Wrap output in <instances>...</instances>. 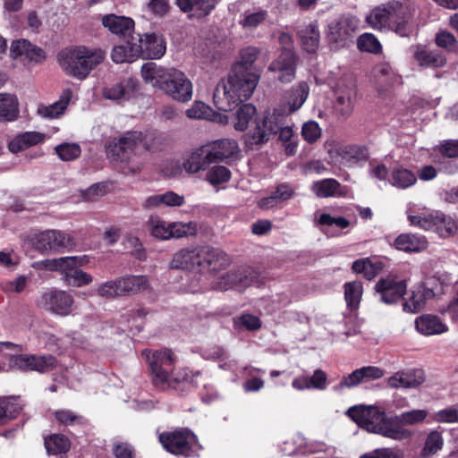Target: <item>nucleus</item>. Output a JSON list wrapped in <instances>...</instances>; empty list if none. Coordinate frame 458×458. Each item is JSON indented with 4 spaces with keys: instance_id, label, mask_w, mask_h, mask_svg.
Segmentation results:
<instances>
[{
    "instance_id": "aec40b11",
    "label": "nucleus",
    "mask_w": 458,
    "mask_h": 458,
    "mask_svg": "<svg viewBox=\"0 0 458 458\" xmlns=\"http://www.w3.org/2000/svg\"><path fill=\"white\" fill-rule=\"evenodd\" d=\"M379 301L386 304H392L397 301L405 293L407 284L404 280H395L387 277L379 280L375 286Z\"/></svg>"
},
{
    "instance_id": "c9c22d12",
    "label": "nucleus",
    "mask_w": 458,
    "mask_h": 458,
    "mask_svg": "<svg viewBox=\"0 0 458 458\" xmlns=\"http://www.w3.org/2000/svg\"><path fill=\"white\" fill-rule=\"evenodd\" d=\"M211 163L205 146H202L188 156L182 163V167L189 174H196L206 170Z\"/></svg>"
},
{
    "instance_id": "6ab92c4d",
    "label": "nucleus",
    "mask_w": 458,
    "mask_h": 458,
    "mask_svg": "<svg viewBox=\"0 0 458 458\" xmlns=\"http://www.w3.org/2000/svg\"><path fill=\"white\" fill-rule=\"evenodd\" d=\"M136 46L140 49V56L149 59H159L165 54L166 44L162 35L145 33L139 37Z\"/></svg>"
},
{
    "instance_id": "9d476101",
    "label": "nucleus",
    "mask_w": 458,
    "mask_h": 458,
    "mask_svg": "<svg viewBox=\"0 0 458 458\" xmlns=\"http://www.w3.org/2000/svg\"><path fill=\"white\" fill-rule=\"evenodd\" d=\"M74 303L75 301L71 293L55 288L43 293L37 301L38 307L61 317L72 314L75 310Z\"/></svg>"
},
{
    "instance_id": "37998d69",
    "label": "nucleus",
    "mask_w": 458,
    "mask_h": 458,
    "mask_svg": "<svg viewBox=\"0 0 458 458\" xmlns=\"http://www.w3.org/2000/svg\"><path fill=\"white\" fill-rule=\"evenodd\" d=\"M19 101L15 95L0 93V117L13 122L19 117Z\"/></svg>"
},
{
    "instance_id": "69168bd1",
    "label": "nucleus",
    "mask_w": 458,
    "mask_h": 458,
    "mask_svg": "<svg viewBox=\"0 0 458 458\" xmlns=\"http://www.w3.org/2000/svg\"><path fill=\"white\" fill-rule=\"evenodd\" d=\"M60 159L72 161L78 158L81 153V147L76 143H62L55 148Z\"/></svg>"
},
{
    "instance_id": "dca6fc26",
    "label": "nucleus",
    "mask_w": 458,
    "mask_h": 458,
    "mask_svg": "<svg viewBox=\"0 0 458 458\" xmlns=\"http://www.w3.org/2000/svg\"><path fill=\"white\" fill-rule=\"evenodd\" d=\"M231 263L229 256L222 250L211 246H201L199 253V273L218 272Z\"/></svg>"
},
{
    "instance_id": "a18cd8bd",
    "label": "nucleus",
    "mask_w": 458,
    "mask_h": 458,
    "mask_svg": "<svg viewBox=\"0 0 458 458\" xmlns=\"http://www.w3.org/2000/svg\"><path fill=\"white\" fill-rule=\"evenodd\" d=\"M444 446L442 433L437 430H431L427 435L424 445L420 453V458H429L437 454Z\"/></svg>"
},
{
    "instance_id": "4c0bfd02",
    "label": "nucleus",
    "mask_w": 458,
    "mask_h": 458,
    "mask_svg": "<svg viewBox=\"0 0 458 458\" xmlns=\"http://www.w3.org/2000/svg\"><path fill=\"white\" fill-rule=\"evenodd\" d=\"M416 329L422 335H432L446 332L448 327L437 316L422 315L415 320Z\"/></svg>"
},
{
    "instance_id": "864d4df0",
    "label": "nucleus",
    "mask_w": 458,
    "mask_h": 458,
    "mask_svg": "<svg viewBox=\"0 0 458 458\" xmlns=\"http://www.w3.org/2000/svg\"><path fill=\"white\" fill-rule=\"evenodd\" d=\"M267 17V12L266 10H262L260 8L255 11L246 10L241 15L239 24L244 30H251L262 24L266 21Z\"/></svg>"
},
{
    "instance_id": "4468645a",
    "label": "nucleus",
    "mask_w": 458,
    "mask_h": 458,
    "mask_svg": "<svg viewBox=\"0 0 458 458\" xmlns=\"http://www.w3.org/2000/svg\"><path fill=\"white\" fill-rule=\"evenodd\" d=\"M386 12V23L388 30L394 31L401 37L408 36V21L411 17L410 9L406 4L398 1H389L384 4Z\"/></svg>"
},
{
    "instance_id": "2f4dec72",
    "label": "nucleus",
    "mask_w": 458,
    "mask_h": 458,
    "mask_svg": "<svg viewBox=\"0 0 458 458\" xmlns=\"http://www.w3.org/2000/svg\"><path fill=\"white\" fill-rule=\"evenodd\" d=\"M416 62L421 67L438 68L445 65L446 59L439 50H431L424 46H416L413 52Z\"/></svg>"
},
{
    "instance_id": "7ed1b4c3",
    "label": "nucleus",
    "mask_w": 458,
    "mask_h": 458,
    "mask_svg": "<svg viewBox=\"0 0 458 458\" xmlns=\"http://www.w3.org/2000/svg\"><path fill=\"white\" fill-rule=\"evenodd\" d=\"M143 80L158 88L173 99L187 102L192 97V83L181 71L165 68L155 63H147L141 66Z\"/></svg>"
},
{
    "instance_id": "4be33fe9",
    "label": "nucleus",
    "mask_w": 458,
    "mask_h": 458,
    "mask_svg": "<svg viewBox=\"0 0 458 458\" xmlns=\"http://www.w3.org/2000/svg\"><path fill=\"white\" fill-rule=\"evenodd\" d=\"M360 21L354 16H344L330 23L329 37L335 42H344L352 38L359 29Z\"/></svg>"
},
{
    "instance_id": "a19ab883",
    "label": "nucleus",
    "mask_w": 458,
    "mask_h": 458,
    "mask_svg": "<svg viewBox=\"0 0 458 458\" xmlns=\"http://www.w3.org/2000/svg\"><path fill=\"white\" fill-rule=\"evenodd\" d=\"M136 42L127 41L125 44L115 46L111 53L112 60L116 64L132 63L140 56V49Z\"/></svg>"
},
{
    "instance_id": "2eb2a0df",
    "label": "nucleus",
    "mask_w": 458,
    "mask_h": 458,
    "mask_svg": "<svg viewBox=\"0 0 458 458\" xmlns=\"http://www.w3.org/2000/svg\"><path fill=\"white\" fill-rule=\"evenodd\" d=\"M72 245L70 235L58 230H47L36 237V249L41 252H61Z\"/></svg>"
},
{
    "instance_id": "0eeeda50",
    "label": "nucleus",
    "mask_w": 458,
    "mask_h": 458,
    "mask_svg": "<svg viewBox=\"0 0 458 458\" xmlns=\"http://www.w3.org/2000/svg\"><path fill=\"white\" fill-rule=\"evenodd\" d=\"M146 360L153 384L165 389V384L172 375L176 357L171 349L148 350L141 352Z\"/></svg>"
},
{
    "instance_id": "72a5a7b5",
    "label": "nucleus",
    "mask_w": 458,
    "mask_h": 458,
    "mask_svg": "<svg viewBox=\"0 0 458 458\" xmlns=\"http://www.w3.org/2000/svg\"><path fill=\"white\" fill-rule=\"evenodd\" d=\"M339 157L344 165L354 166L361 162H366L369 157V152L364 145L352 144L343 147L339 150Z\"/></svg>"
},
{
    "instance_id": "39448f33",
    "label": "nucleus",
    "mask_w": 458,
    "mask_h": 458,
    "mask_svg": "<svg viewBox=\"0 0 458 458\" xmlns=\"http://www.w3.org/2000/svg\"><path fill=\"white\" fill-rule=\"evenodd\" d=\"M105 52L99 48L77 46L59 52L58 64L69 76L83 81L105 59Z\"/></svg>"
},
{
    "instance_id": "338daca9",
    "label": "nucleus",
    "mask_w": 458,
    "mask_h": 458,
    "mask_svg": "<svg viewBox=\"0 0 458 458\" xmlns=\"http://www.w3.org/2000/svg\"><path fill=\"white\" fill-rule=\"evenodd\" d=\"M322 130L319 124L310 120L303 123L301 128V136L310 144H313L321 137Z\"/></svg>"
},
{
    "instance_id": "423d86ee",
    "label": "nucleus",
    "mask_w": 458,
    "mask_h": 458,
    "mask_svg": "<svg viewBox=\"0 0 458 458\" xmlns=\"http://www.w3.org/2000/svg\"><path fill=\"white\" fill-rule=\"evenodd\" d=\"M148 285L146 276L126 275L100 284L95 293L99 297L111 300L138 294L147 290Z\"/></svg>"
},
{
    "instance_id": "f704fd0d",
    "label": "nucleus",
    "mask_w": 458,
    "mask_h": 458,
    "mask_svg": "<svg viewBox=\"0 0 458 458\" xmlns=\"http://www.w3.org/2000/svg\"><path fill=\"white\" fill-rule=\"evenodd\" d=\"M102 24L107 28L113 34L120 36H129L134 29L132 19L125 16H117L115 14H107L102 18Z\"/></svg>"
},
{
    "instance_id": "9b49d317",
    "label": "nucleus",
    "mask_w": 458,
    "mask_h": 458,
    "mask_svg": "<svg viewBox=\"0 0 458 458\" xmlns=\"http://www.w3.org/2000/svg\"><path fill=\"white\" fill-rule=\"evenodd\" d=\"M280 119L285 117L276 111L255 117L254 127L249 133L250 143L261 145L267 142L280 130Z\"/></svg>"
},
{
    "instance_id": "20e7f679",
    "label": "nucleus",
    "mask_w": 458,
    "mask_h": 458,
    "mask_svg": "<svg viewBox=\"0 0 458 458\" xmlns=\"http://www.w3.org/2000/svg\"><path fill=\"white\" fill-rule=\"evenodd\" d=\"M347 415L360 428L389 439H399L407 433L393 422L392 416H387L385 409L377 405H356L347 410Z\"/></svg>"
},
{
    "instance_id": "c03bdc74",
    "label": "nucleus",
    "mask_w": 458,
    "mask_h": 458,
    "mask_svg": "<svg viewBox=\"0 0 458 458\" xmlns=\"http://www.w3.org/2000/svg\"><path fill=\"white\" fill-rule=\"evenodd\" d=\"M310 189L318 198H330L342 194L340 182L333 178L315 181Z\"/></svg>"
},
{
    "instance_id": "393cba45",
    "label": "nucleus",
    "mask_w": 458,
    "mask_h": 458,
    "mask_svg": "<svg viewBox=\"0 0 458 458\" xmlns=\"http://www.w3.org/2000/svg\"><path fill=\"white\" fill-rule=\"evenodd\" d=\"M212 163L225 161L233 157L239 150L238 144L234 140L222 139L210 144L205 145Z\"/></svg>"
},
{
    "instance_id": "6e6552de",
    "label": "nucleus",
    "mask_w": 458,
    "mask_h": 458,
    "mask_svg": "<svg viewBox=\"0 0 458 458\" xmlns=\"http://www.w3.org/2000/svg\"><path fill=\"white\" fill-rule=\"evenodd\" d=\"M408 220L413 226L430 230L442 238H447L456 233L457 222L440 210H431L420 215H408Z\"/></svg>"
},
{
    "instance_id": "bf43d9fd",
    "label": "nucleus",
    "mask_w": 458,
    "mask_h": 458,
    "mask_svg": "<svg viewBox=\"0 0 458 458\" xmlns=\"http://www.w3.org/2000/svg\"><path fill=\"white\" fill-rule=\"evenodd\" d=\"M374 75L377 81L386 87L396 83L399 81L397 74L389 64L384 63L374 68Z\"/></svg>"
},
{
    "instance_id": "e2e57ef3",
    "label": "nucleus",
    "mask_w": 458,
    "mask_h": 458,
    "mask_svg": "<svg viewBox=\"0 0 458 458\" xmlns=\"http://www.w3.org/2000/svg\"><path fill=\"white\" fill-rule=\"evenodd\" d=\"M231 178V171L224 165H215L206 174V180L212 185L226 182Z\"/></svg>"
},
{
    "instance_id": "a878e982",
    "label": "nucleus",
    "mask_w": 458,
    "mask_h": 458,
    "mask_svg": "<svg viewBox=\"0 0 458 458\" xmlns=\"http://www.w3.org/2000/svg\"><path fill=\"white\" fill-rule=\"evenodd\" d=\"M137 81L132 78L123 80L119 82L106 86L102 94L110 100H128L137 89Z\"/></svg>"
},
{
    "instance_id": "f8f14e48",
    "label": "nucleus",
    "mask_w": 458,
    "mask_h": 458,
    "mask_svg": "<svg viewBox=\"0 0 458 458\" xmlns=\"http://www.w3.org/2000/svg\"><path fill=\"white\" fill-rule=\"evenodd\" d=\"M259 277V273L250 267L231 271L219 277L214 288L218 291H226L231 288L242 291L254 284H258Z\"/></svg>"
},
{
    "instance_id": "ea45409f",
    "label": "nucleus",
    "mask_w": 458,
    "mask_h": 458,
    "mask_svg": "<svg viewBox=\"0 0 458 458\" xmlns=\"http://www.w3.org/2000/svg\"><path fill=\"white\" fill-rule=\"evenodd\" d=\"M302 48L310 54L315 53L319 46L320 33L318 25L311 22L298 32Z\"/></svg>"
},
{
    "instance_id": "680f3d73",
    "label": "nucleus",
    "mask_w": 458,
    "mask_h": 458,
    "mask_svg": "<svg viewBox=\"0 0 458 458\" xmlns=\"http://www.w3.org/2000/svg\"><path fill=\"white\" fill-rule=\"evenodd\" d=\"M431 420L437 423H458V403L434 412Z\"/></svg>"
},
{
    "instance_id": "3c124183",
    "label": "nucleus",
    "mask_w": 458,
    "mask_h": 458,
    "mask_svg": "<svg viewBox=\"0 0 458 458\" xmlns=\"http://www.w3.org/2000/svg\"><path fill=\"white\" fill-rule=\"evenodd\" d=\"M146 226L149 234L154 238L162 241L171 239L169 223L164 221L160 216H150L146 222Z\"/></svg>"
},
{
    "instance_id": "f03ea898",
    "label": "nucleus",
    "mask_w": 458,
    "mask_h": 458,
    "mask_svg": "<svg viewBox=\"0 0 458 458\" xmlns=\"http://www.w3.org/2000/svg\"><path fill=\"white\" fill-rule=\"evenodd\" d=\"M147 149L142 132L132 131L114 139L106 148V154L115 169L128 175L140 171Z\"/></svg>"
},
{
    "instance_id": "f3484780",
    "label": "nucleus",
    "mask_w": 458,
    "mask_h": 458,
    "mask_svg": "<svg viewBox=\"0 0 458 458\" xmlns=\"http://www.w3.org/2000/svg\"><path fill=\"white\" fill-rule=\"evenodd\" d=\"M297 55L294 51L281 52L280 55L268 66V71L277 73L282 83H290L295 79Z\"/></svg>"
},
{
    "instance_id": "473e14b6",
    "label": "nucleus",
    "mask_w": 458,
    "mask_h": 458,
    "mask_svg": "<svg viewBox=\"0 0 458 458\" xmlns=\"http://www.w3.org/2000/svg\"><path fill=\"white\" fill-rule=\"evenodd\" d=\"M176 5L183 13H191L189 17L202 18L210 14L215 9V0H176Z\"/></svg>"
},
{
    "instance_id": "4d7b16f0",
    "label": "nucleus",
    "mask_w": 458,
    "mask_h": 458,
    "mask_svg": "<svg viewBox=\"0 0 458 458\" xmlns=\"http://www.w3.org/2000/svg\"><path fill=\"white\" fill-rule=\"evenodd\" d=\"M417 182L416 175L403 167H395L392 171L391 183L393 186L406 189Z\"/></svg>"
},
{
    "instance_id": "e433bc0d",
    "label": "nucleus",
    "mask_w": 458,
    "mask_h": 458,
    "mask_svg": "<svg viewBox=\"0 0 458 458\" xmlns=\"http://www.w3.org/2000/svg\"><path fill=\"white\" fill-rule=\"evenodd\" d=\"M186 114L189 118L207 119L221 124L228 123V116L226 114L213 111L201 101H196L191 108L187 109Z\"/></svg>"
},
{
    "instance_id": "c85d7f7f",
    "label": "nucleus",
    "mask_w": 458,
    "mask_h": 458,
    "mask_svg": "<svg viewBox=\"0 0 458 458\" xmlns=\"http://www.w3.org/2000/svg\"><path fill=\"white\" fill-rule=\"evenodd\" d=\"M356 90L352 87L339 88L335 92L334 109L339 118L347 119L353 111Z\"/></svg>"
},
{
    "instance_id": "1a4fd4ad",
    "label": "nucleus",
    "mask_w": 458,
    "mask_h": 458,
    "mask_svg": "<svg viewBox=\"0 0 458 458\" xmlns=\"http://www.w3.org/2000/svg\"><path fill=\"white\" fill-rule=\"evenodd\" d=\"M158 439L162 446L174 455L190 456L199 447L197 436L188 428L163 432Z\"/></svg>"
},
{
    "instance_id": "7c9ffc66",
    "label": "nucleus",
    "mask_w": 458,
    "mask_h": 458,
    "mask_svg": "<svg viewBox=\"0 0 458 458\" xmlns=\"http://www.w3.org/2000/svg\"><path fill=\"white\" fill-rule=\"evenodd\" d=\"M397 250L411 253L420 252L428 247V241L425 236L415 233H401L392 243Z\"/></svg>"
},
{
    "instance_id": "6e6d98bb",
    "label": "nucleus",
    "mask_w": 458,
    "mask_h": 458,
    "mask_svg": "<svg viewBox=\"0 0 458 458\" xmlns=\"http://www.w3.org/2000/svg\"><path fill=\"white\" fill-rule=\"evenodd\" d=\"M344 288L347 307L351 310H356L363 293L362 284L359 281L348 282L344 284Z\"/></svg>"
},
{
    "instance_id": "b1692460",
    "label": "nucleus",
    "mask_w": 458,
    "mask_h": 458,
    "mask_svg": "<svg viewBox=\"0 0 458 458\" xmlns=\"http://www.w3.org/2000/svg\"><path fill=\"white\" fill-rule=\"evenodd\" d=\"M425 381L421 369H407L394 373L387 379L391 388H416Z\"/></svg>"
},
{
    "instance_id": "5fc2aeb1",
    "label": "nucleus",
    "mask_w": 458,
    "mask_h": 458,
    "mask_svg": "<svg viewBox=\"0 0 458 458\" xmlns=\"http://www.w3.org/2000/svg\"><path fill=\"white\" fill-rule=\"evenodd\" d=\"M386 9L384 4L374 7L370 13L366 15V22L374 30H388L389 23H386Z\"/></svg>"
},
{
    "instance_id": "13d9d810",
    "label": "nucleus",
    "mask_w": 458,
    "mask_h": 458,
    "mask_svg": "<svg viewBox=\"0 0 458 458\" xmlns=\"http://www.w3.org/2000/svg\"><path fill=\"white\" fill-rule=\"evenodd\" d=\"M169 229L171 238L188 237L195 235L198 233V224L194 221L172 222L169 223Z\"/></svg>"
},
{
    "instance_id": "58836bf2",
    "label": "nucleus",
    "mask_w": 458,
    "mask_h": 458,
    "mask_svg": "<svg viewBox=\"0 0 458 458\" xmlns=\"http://www.w3.org/2000/svg\"><path fill=\"white\" fill-rule=\"evenodd\" d=\"M45 134L38 131H25L18 134L8 144L12 153H18L45 140Z\"/></svg>"
},
{
    "instance_id": "09e8293b",
    "label": "nucleus",
    "mask_w": 458,
    "mask_h": 458,
    "mask_svg": "<svg viewBox=\"0 0 458 458\" xmlns=\"http://www.w3.org/2000/svg\"><path fill=\"white\" fill-rule=\"evenodd\" d=\"M310 94V87L307 82L301 81L291 89L288 100V112L293 113L300 109Z\"/></svg>"
},
{
    "instance_id": "0e129e2a",
    "label": "nucleus",
    "mask_w": 458,
    "mask_h": 458,
    "mask_svg": "<svg viewBox=\"0 0 458 458\" xmlns=\"http://www.w3.org/2000/svg\"><path fill=\"white\" fill-rule=\"evenodd\" d=\"M170 9L169 0H149L143 8L146 13L157 18L165 16Z\"/></svg>"
},
{
    "instance_id": "a211bd4d",
    "label": "nucleus",
    "mask_w": 458,
    "mask_h": 458,
    "mask_svg": "<svg viewBox=\"0 0 458 458\" xmlns=\"http://www.w3.org/2000/svg\"><path fill=\"white\" fill-rule=\"evenodd\" d=\"M384 376V371L378 367L365 366L355 369L344 377L341 382L333 387L335 392H342L344 388L354 387L360 383L379 379Z\"/></svg>"
},
{
    "instance_id": "ddd939ff",
    "label": "nucleus",
    "mask_w": 458,
    "mask_h": 458,
    "mask_svg": "<svg viewBox=\"0 0 458 458\" xmlns=\"http://www.w3.org/2000/svg\"><path fill=\"white\" fill-rule=\"evenodd\" d=\"M56 360L52 355H13L9 360L11 369L21 371H38L45 373L55 368Z\"/></svg>"
},
{
    "instance_id": "052dcab7",
    "label": "nucleus",
    "mask_w": 458,
    "mask_h": 458,
    "mask_svg": "<svg viewBox=\"0 0 458 458\" xmlns=\"http://www.w3.org/2000/svg\"><path fill=\"white\" fill-rule=\"evenodd\" d=\"M357 47L360 51L371 54H379L382 46L378 39L372 33H363L357 40Z\"/></svg>"
},
{
    "instance_id": "f257e3e1",
    "label": "nucleus",
    "mask_w": 458,
    "mask_h": 458,
    "mask_svg": "<svg viewBox=\"0 0 458 458\" xmlns=\"http://www.w3.org/2000/svg\"><path fill=\"white\" fill-rule=\"evenodd\" d=\"M259 54L254 47L242 49L241 61L233 66L227 78L216 85L213 99L219 110L231 111L252 96L260 79L259 72L252 68Z\"/></svg>"
},
{
    "instance_id": "412c9836",
    "label": "nucleus",
    "mask_w": 458,
    "mask_h": 458,
    "mask_svg": "<svg viewBox=\"0 0 458 458\" xmlns=\"http://www.w3.org/2000/svg\"><path fill=\"white\" fill-rule=\"evenodd\" d=\"M72 260L73 262L69 264L63 276L65 284L72 287H82L91 284L93 282L92 276L79 268L88 261L86 256L72 257Z\"/></svg>"
},
{
    "instance_id": "bb28decb",
    "label": "nucleus",
    "mask_w": 458,
    "mask_h": 458,
    "mask_svg": "<svg viewBox=\"0 0 458 458\" xmlns=\"http://www.w3.org/2000/svg\"><path fill=\"white\" fill-rule=\"evenodd\" d=\"M428 415V411L422 409H415L403 411L398 415L392 416V420L394 425H396L400 429L407 433V436L405 435L403 437L394 440L403 441L411 438L412 437V432L410 429L405 428L404 427L422 423L426 420Z\"/></svg>"
},
{
    "instance_id": "c756f323",
    "label": "nucleus",
    "mask_w": 458,
    "mask_h": 458,
    "mask_svg": "<svg viewBox=\"0 0 458 458\" xmlns=\"http://www.w3.org/2000/svg\"><path fill=\"white\" fill-rule=\"evenodd\" d=\"M435 293L426 284L416 286L408 300L403 302V310L417 313L425 308L426 302L433 299Z\"/></svg>"
},
{
    "instance_id": "de8ad7c7",
    "label": "nucleus",
    "mask_w": 458,
    "mask_h": 458,
    "mask_svg": "<svg viewBox=\"0 0 458 458\" xmlns=\"http://www.w3.org/2000/svg\"><path fill=\"white\" fill-rule=\"evenodd\" d=\"M235 122L233 123L236 131H244L249 127L251 121L254 122L257 116V109L252 104L242 105L234 114Z\"/></svg>"
},
{
    "instance_id": "cd10ccee",
    "label": "nucleus",
    "mask_w": 458,
    "mask_h": 458,
    "mask_svg": "<svg viewBox=\"0 0 458 458\" xmlns=\"http://www.w3.org/2000/svg\"><path fill=\"white\" fill-rule=\"evenodd\" d=\"M200 375V371L191 370L188 368H182L177 370L176 372L172 373L168 382L165 384V389L171 388L180 392H184L189 390L190 388L195 387L196 377Z\"/></svg>"
},
{
    "instance_id": "774afa93",
    "label": "nucleus",
    "mask_w": 458,
    "mask_h": 458,
    "mask_svg": "<svg viewBox=\"0 0 458 458\" xmlns=\"http://www.w3.org/2000/svg\"><path fill=\"white\" fill-rule=\"evenodd\" d=\"M436 44L447 51L454 52L458 49V40L449 31L442 30L436 35Z\"/></svg>"
},
{
    "instance_id": "49530a36",
    "label": "nucleus",
    "mask_w": 458,
    "mask_h": 458,
    "mask_svg": "<svg viewBox=\"0 0 458 458\" xmlns=\"http://www.w3.org/2000/svg\"><path fill=\"white\" fill-rule=\"evenodd\" d=\"M352 268L355 273L362 274L366 279L372 280L381 272L383 264L366 258L354 261Z\"/></svg>"
},
{
    "instance_id": "79ce46f5",
    "label": "nucleus",
    "mask_w": 458,
    "mask_h": 458,
    "mask_svg": "<svg viewBox=\"0 0 458 458\" xmlns=\"http://www.w3.org/2000/svg\"><path fill=\"white\" fill-rule=\"evenodd\" d=\"M72 97L71 89H66L63 91L60 99L49 106H39L38 114L45 118H56L61 115L66 109Z\"/></svg>"
},
{
    "instance_id": "603ef678",
    "label": "nucleus",
    "mask_w": 458,
    "mask_h": 458,
    "mask_svg": "<svg viewBox=\"0 0 458 458\" xmlns=\"http://www.w3.org/2000/svg\"><path fill=\"white\" fill-rule=\"evenodd\" d=\"M21 411V406L14 397H8L0 400V426L7 424L17 418Z\"/></svg>"
},
{
    "instance_id": "5701e85b",
    "label": "nucleus",
    "mask_w": 458,
    "mask_h": 458,
    "mask_svg": "<svg viewBox=\"0 0 458 458\" xmlns=\"http://www.w3.org/2000/svg\"><path fill=\"white\" fill-rule=\"evenodd\" d=\"M200 247L194 249H182L175 252L170 261V267L174 269L190 270L199 273Z\"/></svg>"
},
{
    "instance_id": "8fccbe9b",
    "label": "nucleus",
    "mask_w": 458,
    "mask_h": 458,
    "mask_svg": "<svg viewBox=\"0 0 458 458\" xmlns=\"http://www.w3.org/2000/svg\"><path fill=\"white\" fill-rule=\"evenodd\" d=\"M44 444L47 454L53 455L65 454L71 447L69 438L62 434H53L45 437Z\"/></svg>"
}]
</instances>
